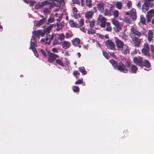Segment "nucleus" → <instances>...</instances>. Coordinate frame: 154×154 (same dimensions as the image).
<instances>
[{
	"instance_id": "nucleus-1",
	"label": "nucleus",
	"mask_w": 154,
	"mask_h": 154,
	"mask_svg": "<svg viewBox=\"0 0 154 154\" xmlns=\"http://www.w3.org/2000/svg\"><path fill=\"white\" fill-rule=\"evenodd\" d=\"M110 62L115 69H116L121 72H122L124 73H126L127 72L128 70L126 68L124 64L121 63H119V65L118 66L117 63L115 61L111 60H110Z\"/></svg>"
},
{
	"instance_id": "nucleus-2",
	"label": "nucleus",
	"mask_w": 154,
	"mask_h": 154,
	"mask_svg": "<svg viewBox=\"0 0 154 154\" xmlns=\"http://www.w3.org/2000/svg\"><path fill=\"white\" fill-rule=\"evenodd\" d=\"M36 41L35 40V38L32 37V38L31 39L30 42V47L32 51L33 52L35 55L36 57H38V54L37 51H36L35 47L37 46V45L36 44Z\"/></svg>"
},
{
	"instance_id": "nucleus-3",
	"label": "nucleus",
	"mask_w": 154,
	"mask_h": 154,
	"mask_svg": "<svg viewBox=\"0 0 154 154\" xmlns=\"http://www.w3.org/2000/svg\"><path fill=\"white\" fill-rule=\"evenodd\" d=\"M54 34H49L47 35V37L45 38H42L41 40V42L44 44H47L49 45L51 41L54 38Z\"/></svg>"
},
{
	"instance_id": "nucleus-4",
	"label": "nucleus",
	"mask_w": 154,
	"mask_h": 154,
	"mask_svg": "<svg viewBox=\"0 0 154 154\" xmlns=\"http://www.w3.org/2000/svg\"><path fill=\"white\" fill-rule=\"evenodd\" d=\"M97 21L98 23H100V26L101 27L103 28L105 27L106 21V19L105 17L100 15Z\"/></svg>"
},
{
	"instance_id": "nucleus-5",
	"label": "nucleus",
	"mask_w": 154,
	"mask_h": 154,
	"mask_svg": "<svg viewBox=\"0 0 154 154\" xmlns=\"http://www.w3.org/2000/svg\"><path fill=\"white\" fill-rule=\"evenodd\" d=\"M46 51L47 53L48 54L49 56L48 60L50 62H52L56 58L59 57L58 55L53 53H50L48 50H47Z\"/></svg>"
},
{
	"instance_id": "nucleus-6",
	"label": "nucleus",
	"mask_w": 154,
	"mask_h": 154,
	"mask_svg": "<svg viewBox=\"0 0 154 154\" xmlns=\"http://www.w3.org/2000/svg\"><path fill=\"white\" fill-rule=\"evenodd\" d=\"M106 45L108 48L114 50H116L115 44L112 41L110 40L106 41Z\"/></svg>"
},
{
	"instance_id": "nucleus-7",
	"label": "nucleus",
	"mask_w": 154,
	"mask_h": 154,
	"mask_svg": "<svg viewBox=\"0 0 154 154\" xmlns=\"http://www.w3.org/2000/svg\"><path fill=\"white\" fill-rule=\"evenodd\" d=\"M33 35L32 36V38H32V37H34V38H35V40L36 41V37H35V36L36 37H38V38H39L40 36H41L42 37L44 35V33L42 31H40L39 30H37L36 31H34L33 33Z\"/></svg>"
},
{
	"instance_id": "nucleus-8",
	"label": "nucleus",
	"mask_w": 154,
	"mask_h": 154,
	"mask_svg": "<svg viewBox=\"0 0 154 154\" xmlns=\"http://www.w3.org/2000/svg\"><path fill=\"white\" fill-rule=\"evenodd\" d=\"M154 15V9L150 10L147 13L146 15L147 20L148 22L150 21L151 18Z\"/></svg>"
},
{
	"instance_id": "nucleus-9",
	"label": "nucleus",
	"mask_w": 154,
	"mask_h": 154,
	"mask_svg": "<svg viewBox=\"0 0 154 154\" xmlns=\"http://www.w3.org/2000/svg\"><path fill=\"white\" fill-rule=\"evenodd\" d=\"M119 50L121 51L124 54H129V48L125 45H123Z\"/></svg>"
},
{
	"instance_id": "nucleus-10",
	"label": "nucleus",
	"mask_w": 154,
	"mask_h": 154,
	"mask_svg": "<svg viewBox=\"0 0 154 154\" xmlns=\"http://www.w3.org/2000/svg\"><path fill=\"white\" fill-rule=\"evenodd\" d=\"M94 13V11L92 10L86 11L85 13V17L87 19H91Z\"/></svg>"
},
{
	"instance_id": "nucleus-11",
	"label": "nucleus",
	"mask_w": 154,
	"mask_h": 154,
	"mask_svg": "<svg viewBox=\"0 0 154 154\" xmlns=\"http://www.w3.org/2000/svg\"><path fill=\"white\" fill-rule=\"evenodd\" d=\"M133 61L138 66H141L142 62V58L140 57H134Z\"/></svg>"
},
{
	"instance_id": "nucleus-12",
	"label": "nucleus",
	"mask_w": 154,
	"mask_h": 154,
	"mask_svg": "<svg viewBox=\"0 0 154 154\" xmlns=\"http://www.w3.org/2000/svg\"><path fill=\"white\" fill-rule=\"evenodd\" d=\"M129 14L133 20H134L136 19V10L134 8H132L130 11Z\"/></svg>"
},
{
	"instance_id": "nucleus-13",
	"label": "nucleus",
	"mask_w": 154,
	"mask_h": 154,
	"mask_svg": "<svg viewBox=\"0 0 154 154\" xmlns=\"http://www.w3.org/2000/svg\"><path fill=\"white\" fill-rule=\"evenodd\" d=\"M77 9L76 8L74 7L72 8V16L76 19L79 17V15L77 14Z\"/></svg>"
},
{
	"instance_id": "nucleus-14",
	"label": "nucleus",
	"mask_w": 154,
	"mask_h": 154,
	"mask_svg": "<svg viewBox=\"0 0 154 154\" xmlns=\"http://www.w3.org/2000/svg\"><path fill=\"white\" fill-rule=\"evenodd\" d=\"M148 2L149 1L146 0L144 4L142 6V11L143 12H146L149 9V8L148 6L149 5Z\"/></svg>"
},
{
	"instance_id": "nucleus-15",
	"label": "nucleus",
	"mask_w": 154,
	"mask_h": 154,
	"mask_svg": "<svg viewBox=\"0 0 154 154\" xmlns=\"http://www.w3.org/2000/svg\"><path fill=\"white\" fill-rule=\"evenodd\" d=\"M97 6L98 10L100 12L103 13L104 11V3L103 2H100L97 5Z\"/></svg>"
},
{
	"instance_id": "nucleus-16",
	"label": "nucleus",
	"mask_w": 154,
	"mask_h": 154,
	"mask_svg": "<svg viewBox=\"0 0 154 154\" xmlns=\"http://www.w3.org/2000/svg\"><path fill=\"white\" fill-rule=\"evenodd\" d=\"M70 43L67 41H64L62 43V46L63 48L66 49L69 48L70 45Z\"/></svg>"
},
{
	"instance_id": "nucleus-17",
	"label": "nucleus",
	"mask_w": 154,
	"mask_h": 154,
	"mask_svg": "<svg viewBox=\"0 0 154 154\" xmlns=\"http://www.w3.org/2000/svg\"><path fill=\"white\" fill-rule=\"evenodd\" d=\"M116 43L118 49L120 50L125 45L120 40L117 39L116 41Z\"/></svg>"
},
{
	"instance_id": "nucleus-18",
	"label": "nucleus",
	"mask_w": 154,
	"mask_h": 154,
	"mask_svg": "<svg viewBox=\"0 0 154 154\" xmlns=\"http://www.w3.org/2000/svg\"><path fill=\"white\" fill-rule=\"evenodd\" d=\"M153 37V32L152 30H149L148 32V40L150 42L152 40Z\"/></svg>"
},
{
	"instance_id": "nucleus-19",
	"label": "nucleus",
	"mask_w": 154,
	"mask_h": 154,
	"mask_svg": "<svg viewBox=\"0 0 154 154\" xmlns=\"http://www.w3.org/2000/svg\"><path fill=\"white\" fill-rule=\"evenodd\" d=\"M80 42V39L78 38H74L72 41V45H78L79 44Z\"/></svg>"
},
{
	"instance_id": "nucleus-20",
	"label": "nucleus",
	"mask_w": 154,
	"mask_h": 154,
	"mask_svg": "<svg viewBox=\"0 0 154 154\" xmlns=\"http://www.w3.org/2000/svg\"><path fill=\"white\" fill-rule=\"evenodd\" d=\"M69 23L71 27H79V25L77 23L74 22L72 20H70Z\"/></svg>"
},
{
	"instance_id": "nucleus-21",
	"label": "nucleus",
	"mask_w": 154,
	"mask_h": 154,
	"mask_svg": "<svg viewBox=\"0 0 154 154\" xmlns=\"http://www.w3.org/2000/svg\"><path fill=\"white\" fill-rule=\"evenodd\" d=\"M131 32H132L134 34L138 36H140L141 35V33L140 32L133 28H131Z\"/></svg>"
},
{
	"instance_id": "nucleus-22",
	"label": "nucleus",
	"mask_w": 154,
	"mask_h": 154,
	"mask_svg": "<svg viewBox=\"0 0 154 154\" xmlns=\"http://www.w3.org/2000/svg\"><path fill=\"white\" fill-rule=\"evenodd\" d=\"M142 53L145 55L148 56H150V54L149 52V49H142Z\"/></svg>"
},
{
	"instance_id": "nucleus-23",
	"label": "nucleus",
	"mask_w": 154,
	"mask_h": 154,
	"mask_svg": "<svg viewBox=\"0 0 154 154\" xmlns=\"http://www.w3.org/2000/svg\"><path fill=\"white\" fill-rule=\"evenodd\" d=\"M131 70L132 73H135L137 70V68L136 66L133 65L131 66Z\"/></svg>"
},
{
	"instance_id": "nucleus-24",
	"label": "nucleus",
	"mask_w": 154,
	"mask_h": 154,
	"mask_svg": "<svg viewBox=\"0 0 154 154\" xmlns=\"http://www.w3.org/2000/svg\"><path fill=\"white\" fill-rule=\"evenodd\" d=\"M134 42L135 45L138 47L140 43L141 40L137 38H135L134 40Z\"/></svg>"
},
{
	"instance_id": "nucleus-25",
	"label": "nucleus",
	"mask_w": 154,
	"mask_h": 154,
	"mask_svg": "<svg viewBox=\"0 0 154 154\" xmlns=\"http://www.w3.org/2000/svg\"><path fill=\"white\" fill-rule=\"evenodd\" d=\"M55 61L56 63L62 66H64V63L61 59H57Z\"/></svg>"
},
{
	"instance_id": "nucleus-26",
	"label": "nucleus",
	"mask_w": 154,
	"mask_h": 154,
	"mask_svg": "<svg viewBox=\"0 0 154 154\" xmlns=\"http://www.w3.org/2000/svg\"><path fill=\"white\" fill-rule=\"evenodd\" d=\"M85 4L89 8H91L92 6L91 0H85Z\"/></svg>"
},
{
	"instance_id": "nucleus-27",
	"label": "nucleus",
	"mask_w": 154,
	"mask_h": 154,
	"mask_svg": "<svg viewBox=\"0 0 154 154\" xmlns=\"http://www.w3.org/2000/svg\"><path fill=\"white\" fill-rule=\"evenodd\" d=\"M115 5L116 7L119 9H121L122 5V2H117Z\"/></svg>"
},
{
	"instance_id": "nucleus-28",
	"label": "nucleus",
	"mask_w": 154,
	"mask_h": 154,
	"mask_svg": "<svg viewBox=\"0 0 154 154\" xmlns=\"http://www.w3.org/2000/svg\"><path fill=\"white\" fill-rule=\"evenodd\" d=\"M45 19H44L40 20L38 22H37L35 24L36 26H39L42 25L44 22Z\"/></svg>"
},
{
	"instance_id": "nucleus-29",
	"label": "nucleus",
	"mask_w": 154,
	"mask_h": 154,
	"mask_svg": "<svg viewBox=\"0 0 154 154\" xmlns=\"http://www.w3.org/2000/svg\"><path fill=\"white\" fill-rule=\"evenodd\" d=\"M144 65L147 68H149L151 67V64L147 60H145L144 62Z\"/></svg>"
},
{
	"instance_id": "nucleus-30",
	"label": "nucleus",
	"mask_w": 154,
	"mask_h": 154,
	"mask_svg": "<svg viewBox=\"0 0 154 154\" xmlns=\"http://www.w3.org/2000/svg\"><path fill=\"white\" fill-rule=\"evenodd\" d=\"M79 71L83 73V75L86 74V71L85 70L84 67H81L79 68Z\"/></svg>"
},
{
	"instance_id": "nucleus-31",
	"label": "nucleus",
	"mask_w": 154,
	"mask_h": 154,
	"mask_svg": "<svg viewBox=\"0 0 154 154\" xmlns=\"http://www.w3.org/2000/svg\"><path fill=\"white\" fill-rule=\"evenodd\" d=\"M86 22H89L90 23V26L91 27H94V26L95 21L93 20L91 21H89V20H86Z\"/></svg>"
},
{
	"instance_id": "nucleus-32",
	"label": "nucleus",
	"mask_w": 154,
	"mask_h": 154,
	"mask_svg": "<svg viewBox=\"0 0 154 154\" xmlns=\"http://www.w3.org/2000/svg\"><path fill=\"white\" fill-rule=\"evenodd\" d=\"M110 23L108 22L106 23V30L107 31L110 32L112 30V28L110 26Z\"/></svg>"
},
{
	"instance_id": "nucleus-33",
	"label": "nucleus",
	"mask_w": 154,
	"mask_h": 154,
	"mask_svg": "<svg viewBox=\"0 0 154 154\" xmlns=\"http://www.w3.org/2000/svg\"><path fill=\"white\" fill-rule=\"evenodd\" d=\"M65 38V36L62 33L59 34L58 36V39L61 40H63Z\"/></svg>"
},
{
	"instance_id": "nucleus-34",
	"label": "nucleus",
	"mask_w": 154,
	"mask_h": 154,
	"mask_svg": "<svg viewBox=\"0 0 154 154\" xmlns=\"http://www.w3.org/2000/svg\"><path fill=\"white\" fill-rule=\"evenodd\" d=\"M121 29V26L120 24L114 28V30L116 32H118L120 31Z\"/></svg>"
},
{
	"instance_id": "nucleus-35",
	"label": "nucleus",
	"mask_w": 154,
	"mask_h": 154,
	"mask_svg": "<svg viewBox=\"0 0 154 154\" xmlns=\"http://www.w3.org/2000/svg\"><path fill=\"white\" fill-rule=\"evenodd\" d=\"M112 23L116 27L118 26L119 25H120L119 23L116 20L114 19H112Z\"/></svg>"
},
{
	"instance_id": "nucleus-36",
	"label": "nucleus",
	"mask_w": 154,
	"mask_h": 154,
	"mask_svg": "<svg viewBox=\"0 0 154 154\" xmlns=\"http://www.w3.org/2000/svg\"><path fill=\"white\" fill-rule=\"evenodd\" d=\"M112 23L116 27L118 26L119 25H120L119 23L116 20L114 19H112Z\"/></svg>"
},
{
	"instance_id": "nucleus-37",
	"label": "nucleus",
	"mask_w": 154,
	"mask_h": 154,
	"mask_svg": "<svg viewBox=\"0 0 154 154\" xmlns=\"http://www.w3.org/2000/svg\"><path fill=\"white\" fill-rule=\"evenodd\" d=\"M88 34H93L95 33V31L94 29H89L88 30Z\"/></svg>"
},
{
	"instance_id": "nucleus-38",
	"label": "nucleus",
	"mask_w": 154,
	"mask_h": 154,
	"mask_svg": "<svg viewBox=\"0 0 154 154\" xmlns=\"http://www.w3.org/2000/svg\"><path fill=\"white\" fill-rule=\"evenodd\" d=\"M140 20L143 24H145L146 23V20L145 17L141 15L140 16Z\"/></svg>"
},
{
	"instance_id": "nucleus-39",
	"label": "nucleus",
	"mask_w": 154,
	"mask_h": 154,
	"mask_svg": "<svg viewBox=\"0 0 154 154\" xmlns=\"http://www.w3.org/2000/svg\"><path fill=\"white\" fill-rule=\"evenodd\" d=\"M50 9L49 8H45L44 11V14L45 15H48L50 13Z\"/></svg>"
},
{
	"instance_id": "nucleus-40",
	"label": "nucleus",
	"mask_w": 154,
	"mask_h": 154,
	"mask_svg": "<svg viewBox=\"0 0 154 154\" xmlns=\"http://www.w3.org/2000/svg\"><path fill=\"white\" fill-rule=\"evenodd\" d=\"M72 88L73 91L74 92H79V88L77 86H73L72 87Z\"/></svg>"
},
{
	"instance_id": "nucleus-41",
	"label": "nucleus",
	"mask_w": 154,
	"mask_h": 154,
	"mask_svg": "<svg viewBox=\"0 0 154 154\" xmlns=\"http://www.w3.org/2000/svg\"><path fill=\"white\" fill-rule=\"evenodd\" d=\"M54 25L52 24L48 26L46 28V31L47 32H49L50 30L53 28Z\"/></svg>"
},
{
	"instance_id": "nucleus-42",
	"label": "nucleus",
	"mask_w": 154,
	"mask_h": 154,
	"mask_svg": "<svg viewBox=\"0 0 154 154\" xmlns=\"http://www.w3.org/2000/svg\"><path fill=\"white\" fill-rule=\"evenodd\" d=\"M104 14L106 16H110L111 15L110 12L109 11V10L107 9H106L105 10Z\"/></svg>"
},
{
	"instance_id": "nucleus-43",
	"label": "nucleus",
	"mask_w": 154,
	"mask_h": 154,
	"mask_svg": "<svg viewBox=\"0 0 154 154\" xmlns=\"http://www.w3.org/2000/svg\"><path fill=\"white\" fill-rule=\"evenodd\" d=\"M63 63H64V64H65L67 66H69V61L68 60V59L66 58H64V60L63 61Z\"/></svg>"
},
{
	"instance_id": "nucleus-44",
	"label": "nucleus",
	"mask_w": 154,
	"mask_h": 154,
	"mask_svg": "<svg viewBox=\"0 0 154 154\" xmlns=\"http://www.w3.org/2000/svg\"><path fill=\"white\" fill-rule=\"evenodd\" d=\"M113 15L114 17L117 18L119 16V12L117 10H115L114 11Z\"/></svg>"
},
{
	"instance_id": "nucleus-45",
	"label": "nucleus",
	"mask_w": 154,
	"mask_h": 154,
	"mask_svg": "<svg viewBox=\"0 0 154 154\" xmlns=\"http://www.w3.org/2000/svg\"><path fill=\"white\" fill-rule=\"evenodd\" d=\"M63 25L60 24V23H58L57 24V31L60 30L62 28Z\"/></svg>"
},
{
	"instance_id": "nucleus-46",
	"label": "nucleus",
	"mask_w": 154,
	"mask_h": 154,
	"mask_svg": "<svg viewBox=\"0 0 154 154\" xmlns=\"http://www.w3.org/2000/svg\"><path fill=\"white\" fill-rule=\"evenodd\" d=\"M73 36V34L71 33H66V37L67 38H68L71 37H72Z\"/></svg>"
},
{
	"instance_id": "nucleus-47",
	"label": "nucleus",
	"mask_w": 154,
	"mask_h": 154,
	"mask_svg": "<svg viewBox=\"0 0 154 154\" xmlns=\"http://www.w3.org/2000/svg\"><path fill=\"white\" fill-rule=\"evenodd\" d=\"M84 23V20L83 19H81L79 21V27H81L82 26Z\"/></svg>"
},
{
	"instance_id": "nucleus-48",
	"label": "nucleus",
	"mask_w": 154,
	"mask_h": 154,
	"mask_svg": "<svg viewBox=\"0 0 154 154\" xmlns=\"http://www.w3.org/2000/svg\"><path fill=\"white\" fill-rule=\"evenodd\" d=\"M42 7V5L40 3L37 4L35 6L36 9H38Z\"/></svg>"
},
{
	"instance_id": "nucleus-49",
	"label": "nucleus",
	"mask_w": 154,
	"mask_h": 154,
	"mask_svg": "<svg viewBox=\"0 0 154 154\" xmlns=\"http://www.w3.org/2000/svg\"><path fill=\"white\" fill-rule=\"evenodd\" d=\"M83 81L82 79H79L76 81L75 82V84L76 85H78L80 84H82L83 83Z\"/></svg>"
},
{
	"instance_id": "nucleus-50",
	"label": "nucleus",
	"mask_w": 154,
	"mask_h": 154,
	"mask_svg": "<svg viewBox=\"0 0 154 154\" xmlns=\"http://www.w3.org/2000/svg\"><path fill=\"white\" fill-rule=\"evenodd\" d=\"M57 2H59L60 4L64 6L65 5V2L64 0H55Z\"/></svg>"
},
{
	"instance_id": "nucleus-51",
	"label": "nucleus",
	"mask_w": 154,
	"mask_h": 154,
	"mask_svg": "<svg viewBox=\"0 0 154 154\" xmlns=\"http://www.w3.org/2000/svg\"><path fill=\"white\" fill-rule=\"evenodd\" d=\"M143 49H149V47L148 45L146 43L144 44V47Z\"/></svg>"
},
{
	"instance_id": "nucleus-52",
	"label": "nucleus",
	"mask_w": 154,
	"mask_h": 154,
	"mask_svg": "<svg viewBox=\"0 0 154 154\" xmlns=\"http://www.w3.org/2000/svg\"><path fill=\"white\" fill-rule=\"evenodd\" d=\"M132 3L130 1H129L127 3V6L128 8H130L132 5Z\"/></svg>"
},
{
	"instance_id": "nucleus-53",
	"label": "nucleus",
	"mask_w": 154,
	"mask_h": 154,
	"mask_svg": "<svg viewBox=\"0 0 154 154\" xmlns=\"http://www.w3.org/2000/svg\"><path fill=\"white\" fill-rule=\"evenodd\" d=\"M103 54L104 56L107 59H108L109 56L108 53L105 52H103Z\"/></svg>"
},
{
	"instance_id": "nucleus-54",
	"label": "nucleus",
	"mask_w": 154,
	"mask_h": 154,
	"mask_svg": "<svg viewBox=\"0 0 154 154\" xmlns=\"http://www.w3.org/2000/svg\"><path fill=\"white\" fill-rule=\"evenodd\" d=\"M40 3L42 5V7L46 5H48V2L47 1H45Z\"/></svg>"
},
{
	"instance_id": "nucleus-55",
	"label": "nucleus",
	"mask_w": 154,
	"mask_h": 154,
	"mask_svg": "<svg viewBox=\"0 0 154 154\" xmlns=\"http://www.w3.org/2000/svg\"><path fill=\"white\" fill-rule=\"evenodd\" d=\"M40 52L42 53L44 56L46 57V54L44 50L43 49L40 50Z\"/></svg>"
},
{
	"instance_id": "nucleus-56",
	"label": "nucleus",
	"mask_w": 154,
	"mask_h": 154,
	"mask_svg": "<svg viewBox=\"0 0 154 154\" xmlns=\"http://www.w3.org/2000/svg\"><path fill=\"white\" fill-rule=\"evenodd\" d=\"M54 21V19L52 17H51L48 19V22L50 23H53Z\"/></svg>"
},
{
	"instance_id": "nucleus-57",
	"label": "nucleus",
	"mask_w": 154,
	"mask_h": 154,
	"mask_svg": "<svg viewBox=\"0 0 154 154\" xmlns=\"http://www.w3.org/2000/svg\"><path fill=\"white\" fill-rule=\"evenodd\" d=\"M131 64V62L130 60H128L126 61V64L128 67H129L130 66Z\"/></svg>"
},
{
	"instance_id": "nucleus-58",
	"label": "nucleus",
	"mask_w": 154,
	"mask_h": 154,
	"mask_svg": "<svg viewBox=\"0 0 154 154\" xmlns=\"http://www.w3.org/2000/svg\"><path fill=\"white\" fill-rule=\"evenodd\" d=\"M83 32H86V29L84 27H82L80 29Z\"/></svg>"
},
{
	"instance_id": "nucleus-59",
	"label": "nucleus",
	"mask_w": 154,
	"mask_h": 154,
	"mask_svg": "<svg viewBox=\"0 0 154 154\" xmlns=\"http://www.w3.org/2000/svg\"><path fill=\"white\" fill-rule=\"evenodd\" d=\"M74 3L78 4L79 3V0H72Z\"/></svg>"
},
{
	"instance_id": "nucleus-60",
	"label": "nucleus",
	"mask_w": 154,
	"mask_h": 154,
	"mask_svg": "<svg viewBox=\"0 0 154 154\" xmlns=\"http://www.w3.org/2000/svg\"><path fill=\"white\" fill-rule=\"evenodd\" d=\"M52 51L53 52H57L58 51L55 48H53L52 49Z\"/></svg>"
},
{
	"instance_id": "nucleus-61",
	"label": "nucleus",
	"mask_w": 154,
	"mask_h": 154,
	"mask_svg": "<svg viewBox=\"0 0 154 154\" xmlns=\"http://www.w3.org/2000/svg\"><path fill=\"white\" fill-rule=\"evenodd\" d=\"M35 3V2L34 1H31L30 2V5L31 6H32Z\"/></svg>"
},
{
	"instance_id": "nucleus-62",
	"label": "nucleus",
	"mask_w": 154,
	"mask_h": 154,
	"mask_svg": "<svg viewBox=\"0 0 154 154\" xmlns=\"http://www.w3.org/2000/svg\"><path fill=\"white\" fill-rule=\"evenodd\" d=\"M73 75L75 76H76L78 74V72L77 71H74L73 72Z\"/></svg>"
},
{
	"instance_id": "nucleus-63",
	"label": "nucleus",
	"mask_w": 154,
	"mask_h": 154,
	"mask_svg": "<svg viewBox=\"0 0 154 154\" xmlns=\"http://www.w3.org/2000/svg\"><path fill=\"white\" fill-rule=\"evenodd\" d=\"M148 3H149V5H148V7L149 6H150L151 7H152V6L153 5V3L149 2H148Z\"/></svg>"
},
{
	"instance_id": "nucleus-64",
	"label": "nucleus",
	"mask_w": 154,
	"mask_h": 154,
	"mask_svg": "<svg viewBox=\"0 0 154 154\" xmlns=\"http://www.w3.org/2000/svg\"><path fill=\"white\" fill-rule=\"evenodd\" d=\"M114 53H112V52H111L110 53V55H111V56H112L113 57H115V56H114Z\"/></svg>"
}]
</instances>
